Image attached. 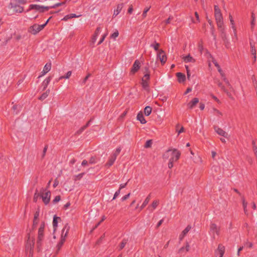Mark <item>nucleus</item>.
<instances>
[{"mask_svg":"<svg viewBox=\"0 0 257 257\" xmlns=\"http://www.w3.org/2000/svg\"><path fill=\"white\" fill-rule=\"evenodd\" d=\"M181 153L177 149H169L163 155V157L165 160L173 159V161H177L180 157Z\"/></svg>","mask_w":257,"mask_h":257,"instance_id":"f257e3e1","label":"nucleus"},{"mask_svg":"<svg viewBox=\"0 0 257 257\" xmlns=\"http://www.w3.org/2000/svg\"><path fill=\"white\" fill-rule=\"evenodd\" d=\"M40 197L45 205L48 204L51 198V192L47 188H42L40 189Z\"/></svg>","mask_w":257,"mask_h":257,"instance_id":"f03ea898","label":"nucleus"},{"mask_svg":"<svg viewBox=\"0 0 257 257\" xmlns=\"http://www.w3.org/2000/svg\"><path fill=\"white\" fill-rule=\"evenodd\" d=\"M220 232V226H217L214 223H211L210 225L209 233L212 237L215 239L216 236H219Z\"/></svg>","mask_w":257,"mask_h":257,"instance_id":"7ed1b4c3","label":"nucleus"},{"mask_svg":"<svg viewBox=\"0 0 257 257\" xmlns=\"http://www.w3.org/2000/svg\"><path fill=\"white\" fill-rule=\"evenodd\" d=\"M45 27L44 25H38L35 24L31 26L29 29V32L33 35H36Z\"/></svg>","mask_w":257,"mask_h":257,"instance_id":"20e7f679","label":"nucleus"},{"mask_svg":"<svg viewBox=\"0 0 257 257\" xmlns=\"http://www.w3.org/2000/svg\"><path fill=\"white\" fill-rule=\"evenodd\" d=\"M150 75L149 73H147L146 74H145L142 79V86L144 89L148 91L149 90V81L150 80Z\"/></svg>","mask_w":257,"mask_h":257,"instance_id":"39448f33","label":"nucleus"},{"mask_svg":"<svg viewBox=\"0 0 257 257\" xmlns=\"http://www.w3.org/2000/svg\"><path fill=\"white\" fill-rule=\"evenodd\" d=\"M32 10H35L40 13H43L45 11H48L49 10V7L32 4L29 6V9L28 11Z\"/></svg>","mask_w":257,"mask_h":257,"instance_id":"423d86ee","label":"nucleus"},{"mask_svg":"<svg viewBox=\"0 0 257 257\" xmlns=\"http://www.w3.org/2000/svg\"><path fill=\"white\" fill-rule=\"evenodd\" d=\"M44 239V231L38 230V238L37 241V248L39 251L41 250L42 241Z\"/></svg>","mask_w":257,"mask_h":257,"instance_id":"0eeeda50","label":"nucleus"},{"mask_svg":"<svg viewBox=\"0 0 257 257\" xmlns=\"http://www.w3.org/2000/svg\"><path fill=\"white\" fill-rule=\"evenodd\" d=\"M34 245V239L33 238L31 239L30 236H29L26 245V251L28 252L29 250H33Z\"/></svg>","mask_w":257,"mask_h":257,"instance_id":"6e6552de","label":"nucleus"},{"mask_svg":"<svg viewBox=\"0 0 257 257\" xmlns=\"http://www.w3.org/2000/svg\"><path fill=\"white\" fill-rule=\"evenodd\" d=\"M157 58L159 59L162 64L163 65L167 61V56L165 53V52L162 50H160L159 51L157 54Z\"/></svg>","mask_w":257,"mask_h":257,"instance_id":"1a4fd4ad","label":"nucleus"},{"mask_svg":"<svg viewBox=\"0 0 257 257\" xmlns=\"http://www.w3.org/2000/svg\"><path fill=\"white\" fill-rule=\"evenodd\" d=\"M225 251V247L222 244H219L217 250L215 251L216 257H223Z\"/></svg>","mask_w":257,"mask_h":257,"instance_id":"9d476101","label":"nucleus"},{"mask_svg":"<svg viewBox=\"0 0 257 257\" xmlns=\"http://www.w3.org/2000/svg\"><path fill=\"white\" fill-rule=\"evenodd\" d=\"M140 62L138 60H136L133 65L132 68H131V73L132 74H134L140 69Z\"/></svg>","mask_w":257,"mask_h":257,"instance_id":"9b49d317","label":"nucleus"},{"mask_svg":"<svg viewBox=\"0 0 257 257\" xmlns=\"http://www.w3.org/2000/svg\"><path fill=\"white\" fill-rule=\"evenodd\" d=\"M214 129L215 132L216 133H217V134H218L219 135L223 136L226 138H228V134L226 132H225L224 130H223L222 128H221L217 126H214Z\"/></svg>","mask_w":257,"mask_h":257,"instance_id":"f8f14e48","label":"nucleus"},{"mask_svg":"<svg viewBox=\"0 0 257 257\" xmlns=\"http://www.w3.org/2000/svg\"><path fill=\"white\" fill-rule=\"evenodd\" d=\"M249 44L250 46V52L254 56V60L256 59L255 42L252 39H250Z\"/></svg>","mask_w":257,"mask_h":257,"instance_id":"ddd939ff","label":"nucleus"},{"mask_svg":"<svg viewBox=\"0 0 257 257\" xmlns=\"http://www.w3.org/2000/svg\"><path fill=\"white\" fill-rule=\"evenodd\" d=\"M66 240V233L65 234V235H63L62 236H61L60 240L58 243V244L56 245V253H58V251L60 250L61 248L63 246L64 242Z\"/></svg>","mask_w":257,"mask_h":257,"instance_id":"4468645a","label":"nucleus"},{"mask_svg":"<svg viewBox=\"0 0 257 257\" xmlns=\"http://www.w3.org/2000/svg\"><path fill=\"white\" fill-rule=\"evenodd\" d=\"M101 32V28L100 27H97L95 31V33L94 34V35L92 36V39H91V43L92 44H94L97 39V37L99 35V34H100Z\"/></svg>","mask_w":257,"mask_h":257,"instance_id":"2eb2a0df","label":"nucleus"},{"mask_svg":"<svg viewBox=\"0 0 257 257\" xmlns=\"http://www.w3.org/2000/svg\"><path fill=\"white\" fill-rule=\"evenodd\" d=\"M51 68V63H47L44 67L43 71L41 72V75L39 76V78L46 74L50 71Z\"/></svg>","mask_w":257,"mask_h":257,"instance_id":"dca6fc26","label":"nucleus"},{"mask_svg":"<svg viewBox=\"0 0 257 257\" xmlns=\"http://www.w3.org/2000/svg\"><path fill=\"white\" fill-rule=\"evenodd\" d=\"M10 5L11 6V8H13L14 9V11L15 13H21L24 11L23 7H22L21 6H20L17 5H14L12 3H11Z\"/></svg>","mask_w":257,"mask_h":257,"instance_id":"f3484780","label":"nucleus"},{"mask_svg":"<svg viewBox=\"0 0 257 257\" xmlns=\"http://www.w3.org/2000/svg\"><path fill=\"white\" fill-rule=\"evenodd\" d=\"M123 3L119 4L117 5L116 9L114 10L113 17H116L119 14L123 7Z\"/></svg>","mask_w":257,"mask_h":257,"instance_id":"a211bd4d","label":"nucleus"},{"mask_svg":"<svg viewBox=\"0 0 257 257\" xmlns=\"http://www.w3.org/2000/svg\"><path fill=\"white\" fill-rule=\"evenodd\" d=\"M159 204V201L158 200H154L151 206L148 207V209L151 212H153L155 210Z\"/></svg>","mask_w":257,"mask_h":257,"instance_id":"6ab92c4d","label":"nucleus"},{"mask_svg":"<svg viewBox=\"0 0 257 257\" xmlns=\"http://www.w3.org/2000/svg\"><path fill=\"white\" fill-rule=\"evenodd\" d=\"M198 102L199 99L198 98H194L188 103V106L190 109H192Z\"/></svg>","mask_w":257,"mask_h":257,"instance_id":"aec40b11","label":"nucleus"},{"mask_svg":"<svg viewBox=\"0 0 257 257\" xmlns=\"http://www.w3.org/2000/svg\"><path fill=\"white\" fill-rule=\"evenodd\" d=\"M182 59L185 63H188V62L194 63L195 62V59H194L190 55H188L186 56H183L182 57Z\"/></svg>","mask_w":257,"mask_h":257,"instance_id":"412c9836","label":"nucleus"},{"mask_svg":"<svg viewBox=\"0 0 257 257\" xmlns=\"http://www.w3.org/2000/svg\"><path fill=\"white\" fill-rule=\"evenodd\" d=\"M177 77L178 78V80L179 83H182L185 81L186 79L185 75L181 73V72H178L176 74Z\"/></svg>","mask_w":257,"mask_h":257,"instance_id":"4be33fe9","label":"nucleus"},{"mask_svg":"<svg viewBox=\"0 0 257 257\" xmlns=\"http://www.w3.org/2000/svg\"><path fill=\"white\" fill-rule=\"evenodd\" d=\"M81 16V15H76L75 14H71L67 15H66L62 20L67 21L69 19L73 18H79Z\"/></svg>","mask_w":257,"mask_h":257,"instance_id":"5701e85b","label":"nucleus"},{"mask_svg":"<svg viewBox=\"0 0 257 257\" xmlns=\"http://www.w3.org/2000/svg\"><path fill=\"white\" fill-rule=\"evenodd\" d=\"M217 85L224 92H225L227 95L230 97L232 98V96L231 94L227 90V89L223 86L222 83L219 81L217 82Z\"/></svg>","mask_w":257,"mask_h":257,"instance_id":"b1692460","label":"nucleus"},{"mask_svg":"<svg viewBox=\"0 0 257 257\" xmlns=\"http://www.w3.org/2000/svg\"><path fill=\"white\" fill-rule=\"evenodd\" d=\"M137 119L140 121L142 124H145L147 122L146 119L144 118L143 114L140 112L137 115Z\"/></svg>","mask_w":257,"mask_h":257,"instance_id":"393cba45","label":"nucleus"},{"mask_svg":"<svg viewBox=\"0 0 257 257\" xmlns=\"http://www.w3.org/2000/svg\"><path fill=\"white\" fill-rule=\"evenodd\" d=\"M69 229L70 227L68 226V224H66L62 230L61 236L65 235V234L66 233V237L68 235Z\"/></svg>","mask_w":257,"mask_h":257,"instance_id":"a878e982","label":"nucleus"},{"mask_svg":"<svg viewBox=\"0 0 257 257\" xmlns=\"http://www.w3.org/2000/svg\"><path fill=\"white\" fill-rule=\"evenodd\" d=\"M115 160H116V159L114 158V157H113L111 156H110V157H109V158L108 159L107 163H106L105 166L107 167H110L113 164Z\"/></svg>","mask_w":257,"mask_h":257,"instance_id":"bb28decb","label":"nucleus"},{"mask_svg":"<svg viewBox=\"0 0 257 257\" xmlns=\"http://www.w3.org/2000/svg\"><path fill=\"white\" fill-rule=\"evenodd\" d=\"M229 17L230 23L232 25V28L233 29L234 35L236 37H237L236 30V28H235V27L234 25V21L233 20L232 17L231 16V15H229Z\"/></svg>","mask_w":257,"mask_h":257,"instance_id":"cd10ccee","label":"nucleus"},{"mask_svg":"<svg viewBox=\"0 0 257 257\" xmlns=\"http://www.w3.org/2000/svg\"><path fill=\"white\" fill-rule=\"evenodd\" d=\"M150 197H151V195L150 194L146 197L145 201L143 203L142 205L140 207L141 210H142L148 204V203L149 202L150 200Z\"/></svg>","mask_w":257,"mask_h":257,"instance_id":"c85d7f7f","label":"nucleus"},{"mask_svg":"<svg viewBox=\"0 0 257 257\" xmlns=\"http://www.w3.org/2000/svg\"><path fill=\"white\" fill-rule=\"evenodd\" d=\"M242 206L243 207V210L245 214H247V202L245 200L244 197L243 196H242Z\"/></svg>","mask_w":257,"mask_h":257,"instance_id":"c756f323","label":"nucleus"},{"mask_svg":"<svg viewBox=\"0 0 257 257\" xmlns=\"http://www.w3.org/2000/svg\"><path fill=\"white\" fill-rule=\"evenodd\" d=\"M51 80V77L49 76L46 78L43 82V86H44V89H45L48 86V85L50 83V81Z\"/></svg>","mask_w":257,"mask_h":257,"instance_id":"7c9ffc66","label":"nucleus"},{"mask_svg":"<svg viewBox=\"0 0 257 257\" xmlns=\"http://www.w3.org/2000/svg\"><path fill=\"white\" fill-rule=\"evenodd\" d=\"M50 93V90H47L45 92H44L39 97V99L43 100L46 98Z\"/></svg>","mask_w":257,"mask_h":257,"instance_id":"2f4dec72","label":"nucleus"},{"mask_svg":"<svg viewBox=\"0 0 257 257\" xmlns=\"http://www.w3.org/2000/svg\"><path fill=\"white\" fill-rule=\"evenodd\" d=\"M219 30L224 29L223 20L216 21Z\"/></svg>","mask_w":257,"mask_h":257,"instance_id":"473e14b6","label":"nucleus"},{"mask_svg":"<svg viewBox=\"0 0 257 257\" xmlns=\"http://www.w3.org/2000/svg\"><path fill=\"white\" fill-rule=\"evenodd\" d=\"M152 110V108L151 107H150L149 106H146L144 109L145 114L146 116H149L151 114Z\"/></svg>","mask_w":257,"mask_h":257,"instance_id":"72a5a7b5","label":"nucleus"},{"mask_svg":"<svg viewBox=\"0 0 257 257\" xmlns=\"http://www.w3.org/2000/svg\"><path fill=\"white\" fill-rule=\"evenodd\" d=\"M251 29L252 30L254 27L255 25V15L253 13H251Z\"/></svg>","mask_w":257,"mask_h":257,"instance_id":"f704fd0d","label":"nucleus"},{"mask_svg":"<svg viewBox=\"0 0 257 257\" xmlns=\"http://www.w3.org/2000/svg\"><path fill=\"white\" fill-rule=\"evenodd\" d=\"M128 240L126 239H123L119 246V250H121L124 248L126 244L127 243Z\"/></svg>","mask_w":257,"mask_h":257,"instance_id":"c9c22d12","label":"nucleus"},{"mask_svg":"<svg viewBox=\"0 0 257 257\" xmlns=\"http://www.w3.org/2000/svg\"><path fill=\"white\" fill-rule=\"evenodd\" d=\"M58 219H60V218L59 217H57L56 216H54L53 220V226L55 229L56 227H57Z\"/></svg>","mask_w":257,"mask_h":257,"instance_id":"e433bc0d","label":"nucleus"},{"mask_svg":"<svg viewBox=\"0 0 257 257\" xmlns=\"http://www.w3.org/2000/svg\"><path fill=\"white\" fill-rule=\"evenodd\" d=\"M39 197H40V191L38 192L37 190H36V192L34 195L33 201L35 202L37 201L38 198Z\"/></svg>","mask_w":257,"mask_h":257,"instance_id":"4c0bfd02","label":"nucleus"},{"mask_svg":"<svg viewBox=\"0 0 257 257\" xmlns=\"http://www.w3.org/2000/svg\"><path fill=\"white\" fill-rule=\"evenodd\" d=\"M213 113L217 115V116H222L223 114L221 112H220L219 110L217 109L216 108H213Z\"/></svg>","mask_w":257,"mask_h":257,"instance_id":"58836bf2","label":"nucleus"},{"mask_svg":"<svg viewBox=\"0 0 257 257\" xmlns=\"http://www.w3.org/2000/svg\"><path fill=\"white\" fill-rule=\"evenodd\" d=\"M222 79L225 82V83L227 84V85L230 88H232L231 85H230L229 81L228 79L226 78L225 74L223 73V76H221Z\"/></svg>","mask_w":257,"mask_h":257,"instance_id":"ea45409f","label":"nucleus"},{"mask_svg":"<svg viewBox=\"0 0 257 257\" xmlns=\"http://www.w3.org/2000/svg\"><path fill=\"white\" fill-rule=\"evenodd\" d=\"M65 4V2H62V3H57L52 6H49V9H54V8H56L57 7H60V6H61Z\"/></svg>","mask_w":257,"mask_h":257,"instance_id":"a19ab883","label":"nucleus"},{"mask_svg":"<svg viewBox=\"0 0 257 257\" xmlns=\"http://www.w3.org/2000/svg\"><path fill=\"white\" fill-rule=\"evenodd\" d=\"M191 228V226L190 225H188L182 231V234L183 235H186L187 233L190 231Z\"/></svg>","mask_w":257,"mask_h":257,"instance_id":"79ce46f5","label":"nucleus"},{"mask_svg":"<svg viewBox=\"0 0 257 257\" xmlns=\"http://www.w3.org/2000/svg\"><path fill=\"white\" fill-rule=\"evenodd\" d=\"M153 144V142H152V140H148L145 146H144V147L145 148H150L151 146H152V145Z\"/></svg>","mask_w":257,"mask_h":257,"instance_id":"37998d69","label":"nucleus"},{"mask_svg":"<svg viewBox=\"0 0 257 257\" xmlns=\"http://www.w3.org/2000/svg\"><path fill=\"white\" fill-rule=\"evenodd\" d=\"M119 33L117 30H115V32L110 35V38L115 40L116 38L118 36Z\"/></svg>","mask_w":257,"mask_h":257,"instance_id":"c03bdc74","label":"nucleus"},{"mask_svg":"<svg viewBox=\"0 0 257 257\" xmlns=\"http://www.w3.org/2000/svg\"><path fill=\"white\" fill-rule=\"evenodd\" d=\"M214 16H215L216 21L223 20V17H222V14H215Z\"/></svg>","mask_w":257,"mask_h":257,"instance_id":"a18cd8bd","label":"nucleus"},{"mask_svg":"<svg viewBox=\"0 0 257 257\" xmlns=\"http://www.w3.org/2000/svg\"><path fill=\"white\" fill-rule=\"evenodd\" d=\"M159 46L160 44L156 42H155V44H152L151 45V47L154 48L156 51H158Z\"/></svg>","mask_w":257,"mask_h":257,"instance_id":"49530a36","label":"nucleus"},{"mask_svg":"<svg viewBox=\"0 0 257 257\" xmlns=\"http://www.w3.org/2000/svg\"><path fill=\"white\" fill-rule=\"evenodd\" d=\"M219 31L221 33V34H220L221 37L224 40H225L226 39V33H225V29H223V30H220Z\"/></svg>","mask_w":257,"mask_h":257,"instance_id":"de8ad7c7","label":"nucleus"},{"mask_svg":"<svg viewBox=\"0 0 257 257\" xmlns=\"http://www.w3.org/2000/svg\"><path fill=\"white\" fill-rule=\"evenodd\" d=\"M84 173H80L77 175H75L74 177V180L75 181H76L77 180H80V179H81L83 177V176L84 175Z\"/></svg>","mask_w":257,"mask_h":257,"instance_id":"09e8293b","label":"nucleus"},{"mask_svg":"<svg viewBox=\"0 0 257 257\" xmlns=\"http://www.w3.org/2000/svg\"><path fill=\"white\" fill-rule=\"evenodd\" d=\"M221 14V11L220 10V9L219 8V7L215 5L214 6V15L215 14Z\"/></svg>","mask_w":257,"mask_h":257,"instance_id":"8fccbe9b","label":"nucleus"},{"mask_svg":"<svg viewBox=\"0 0 257 257\" xmlns=\"http://www.w3.org/2000/svg\"><path fill=\"white\" fill-rule=\"evenodd\" d=\"M97 163V159L95 157H92L89 159V163L91 164H95Z\"/></svg>","mask_w":257,"mask_h":257,"instance_id":"3c124183","label":"nucleus"},{"mask_svg":"<svg viewBox=\"0 0 257 257\" xmlns=\"http://www.w3.org/2000/svg\"><path fill=\"white\" fill-rule=\"evenodd\" d=\"M195 17H196V21H194L193 20H192V22L194 23H196L200 22L199 17V15L197 13V12H196L195 13Z\"/></svg>","mask_w":257,"mask_h":257,"instance_id":"603ef678","label":"nucleus"},{"mask_svg":"<svg viewBox=\"0 0 257 257\" xmlns=\"http://www.w3.org/2000/svg\"><path fill=\"white\" fill-rule=\"evenodd\" d=\"M150 9V7H149V8H146L144 10V11L143 13V14H142V16H143V18H145L146 17L147 13L149 11Z\"/></svg>","mask_w":257,"mask_h":257,"instance_id":"864d4df0","label":"nucleus"},{"mask_svg":"<svg viewBox=\"0 0 257 257\" xmlns=\"http://www.w3.org/2000/svg\"><path fill=\"white\" fill-rule=\"evenodd\" d=\"M61 199V197L59 195H58V196H56L55 198L54 199V200H53V203H56L57 202H58Z\"/></svg>","mask_w":257,"mask_h":257,"instance_id":"5fc2aeb1","label":"nucleus"},{"mask_svg":"<svg viewBox=\"0 0 257 257\" xmlns=\"http://www.w3.org/2000/svg\"><path fill=\"white\" fill-rule=\"evenodd\" d=\"M173 159H169V162L168 163V167L170 169H171L173 167Z\"/></svg>","mask_w":257,"mask_h":257,"instance_id":"6e6d98bb","label":"nucleus"},{"mask_svg":"<svg viewBox=\"0 0 257 257\" xmlns=\"http://www.w3.org/2000/svg\"><path fill=\"white\" fill-rule=\"evenodd\" d=\"M106 36H107V33L105 34H104L102 36L101 38L100 39V40H99V42L98 43V45H100V44H101L103 42V41L104 40V39H105V37H106Z\"/></svg>","mask_w":257,"mask_h":257,"instance_id":"4d7b16f0","label":"nucleus"},{"mask_svg":"<svg viewBox=\"0 0 257 257\" xmlns=\"http://www.w3.org/2000/svg\"><path fill=\"white\" fill-rule=\"evenodd\" d=\"M185 68L186 69V71H187V78L188 79H190V71L189 70V67H188V66L187 65H185Z\"/></svg>","mask_w":257,"mask_h":257,"instance_id":"13d9d810","label":"nucleus"},{"mask_svg":"<svg viewBox=\"0 0 257 257\" xmlns=\"http://www.w3.org/2000/svg\"><path fill=\"white\" fill-rule=\"evenodd\" d=\"M120 190L119 189L118 190L116 191L113 196V197L112 198V200H114L120 194Z\"/></svg>","mask_w":257,"mask_h":257,"instance_id":"bf43d9fd","label":"nucleus"},{"mask_svg":"<svg viewBox=\"0 0 257 257\" xmlns=\"http://www.w3.org/2000/svg\"><path fill=\"white\" fill-rule=\"evenodd\" d=\"M130 195H131V193H129L127 194H126V195H124V196H123L121 198V201H123L129 198V197L130 196Z\"/></svg>","mask_w":257,"mask_h":257,"instance_id":"052dcab7","label":"nucleus"},{"mask_svg":"<svg viewBox=\"0 0 257 257\" xmlns=\"http://www.w3.org/2000/svg\"><path fill=\"white\" fill-rule=\"evenodd\" d=\"M85 130V127L83 126L81 127L79 130H78L76 132V134L79 135L81 134L84 130Z\"/></svg>","mask_w":257,"mask_h":257,"instance_id":"680f3d73","label":"nucleus"},{"mask_svg":"<svg viewBox=\"0 0 257 257\" xmlns=\"http://www.w3.org/2000/svg\"><path fill=\"white\" fill-rule=\"evenodd\" d=\"M45 227V223L44 222H42L40 225V227L39 228V231H43Z\"/></svg>","mask_w":257,"mask_h":257,"instance_id":"e2e57ef3","label":"nucleus"},{"mask_svg":"<svg viewBox=\"0 0 257 257\" xmlns=\"http://www.w3.org/2000/svg\"><path fill=\"white\" fill-rule=\"evenodd\" d=\"M173 19V17H171V16H170L167 20H166L165 21V24L167 25V24H170V22H171V21Z\"/></svg>","mask_w":257,"mask_h":257,"instance_id":"0e129e2a","label":"nucleus"},{"mask_svg":"<svg viewBox=\"0 0 257 257\" xmlns=\"http://www.w3.org/2000/svg\"><path fill=\"white\" fill-rule=\"evenodd\" d=\"M72 72L71 71H69L66 73V75H65V79H68L70 76L71 75Z\"/></svg>","mask_w":257,"mask_h":257,"instance_id":"69168bd1","label":"nucleus"},{"mask_svg":"<svg viewBox=\"0 0 257 257\" xmlns=\"http://www.w3.org/2000/svg\"><path fill=\"white\" fill-rule=\"evenodd\" d=\"M91 74L90 73L88 74L86 77L84 78V79H83V82L82 83L83 84H85L86 82V81L87 80V79L89 78V77L90 76Z\"/></svg>","mask_w":257,"mask_h":257,"instance_id":"338daca9","label":"nucleus"},{"mask_svg":"<svg viewBox=\"0 0 257 257\" xmlns=\"http://www.w3.org/2000/svg\"><path fill=\"white\" fill-rule=\"evenodd\" d=\"M252 150H253V151H254L257 150V147H256V146L255 145V141H252Z\"/></svg>","mask_w":257,"mask_h":257,"instance_id":"774afa93","label":"nucleus"}]
</instances>
